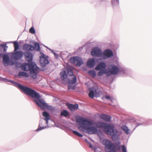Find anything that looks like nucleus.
Returning <instances> with one entry per match:
<instances>
[{"label": "nucleus", "mask_w": 152, "mask_h": 152, "mask_svg": "<svg viewBox=\"0 0 152 152\" xmlns=\"http://www.w3.org/2000/svg\"><path fill=\"white\" fill-rule=\"evenodd\" d=\"M18 86L19 88L26 94L30 96L33 98L36 99H34V101L37 105L41 108L43 109L45 107H46L50 111L55 110V107L51 106L48 105V104L45 102L43 100L40 99L39 95L35 91L26 86H23L19 84H18Z\"/></svg>", "instance_id": "nucleus-1"}, {"label": "nucleus", "mask_w": 152, "mask_h": 152, "mask_svg": "<svg viewBox=\"0 0 152 152\" xmlns=\"http://www.w3.org/2000/svg\"><path fill=\"white\" fill-rule=\"evenodd\" d=\"M76 122L79 123L81 126L79 129L81 131L89 134H96L97 133V129L95 127L90 126L93 125V121L81 117H78L76 119Z\"/></svg>", "instance_id": "nucleus-2"}, {"label": "nucleus", "mask_w": 152, "mask_h": 152, "mask_svg": "<svg viewBox=\"0 0 152 152\" xmlns=\"http://www.w3.org/2000/svg\"><path fill=\"white\" fill-rule=\"evenodd\" d=\"M93 124L97 128L103 129L105 133L111 136L113 139H115L117 137L118 131L110 124H107L106 123L97 121L93 122Z\"/></svg>", "instance_id": "nucleus-3"}, {"label": "nucleus", "mask_w": 152, "mask_h": 152, "mask_svg": "<svg viewBox=\"0 0 152 152\" xmlns=\"http://www.w3.org/2000/svg\"><path fill=\"white\" fill-rule=\"evenodd\" d=\"M103 143L105 146V150L106 152H116L118 149L111 142L110 140H104Z\"/></svg>", "instance_id": "nucleus-4"}, {"label": "nucleus", "mask_w": 152, "mask_h": 152, "mask_svg": "<svg viewBox=\"0 0 152 152\" xmlns=\"http://www.w3.org/2000/svg\"><path fill=\"white\" fill-rule=\"evenodd\" d=\"M34 45L35 47L28 44H25L23 46V48L24 50H28L30 51H32L34 50L36 48H37V51H40L39 44L38 42H35Z\"/></svg>", "instance_id": "nucleus-5"}, {"label": "nucleus", "mask_w": 152, "mask_h": 152, "mask_svg": "<svg viewBox=\"0 0 152 152\" xmlns=\"http://www.w3.org/2000/svg\"><path fill=\"white\" fill-rule=\"evenodd\" d=\"M71 62L76 66H80L83 63V61L81 58L78 57H73L70 58Z\"/></svg>", "instance_id": "nucleus-6"}, {"label": "nucleus", "mask_w": 152, "mask_h": 152, "mask_svg": "<svg viewBox=\"0 0 152 152\" xmlns=\"http://www.w3.org/2000/svg\"><path fill=\"white\" fill-rule=\"evenodd\" d=\"M37 65L35 64H30L25 63L22 65V69L24 71H30V72L34 68L37 67Z\"/></svg>", "instance_id": "nucleus-7"}, {"label": "nucleus", "mask_w": 152, "mask_h": 152, "mask_svg": "<svg viewBox=\"0 0 152 152\" xmlns=\"http://www.w3.org/2000/svg\"><path fill=\"white\" fill-rule=\"evenodd\" d=\"M108 69L109 72L112 75H117L119 72L120 70L119 68L114 65H109Z\"/></svg>", "instance_id": "nucleus-8"}, {"label": "nucleus", "mask_w": 152, "mask_h": 152, "mask_svg": "<svg viewBox=\"0 0 152 152\" xmlns=\"http://www.w3.org/2000/svg\"><path fill=\"white\" fill-rule=\"evenodd\" d=\"M68 74L71 76V78L69 79L68 83L71 84L75 83L77 80V77L73 75V72L72 69L68 68L67 69Z\"/></svg>", "instance_id": "nucleus-9"}, {"label": "nucleus", "mask_w": 152, "mask_h": 152, "mask_svg": "<svg viewBox=\"0 0 152 152\" xmlns=\"http://www.w3.org/2000/svg\"><path fill=\"white\" fill-rule=\"evenodd\" d=\"M40 63L41 66L43 67H45L49 63L47 58L46 57L43 53H42L40 57Z\"/></svg>", "instance_id": "nucleus-10"}, {"label": "nucleus", "mask_w": 152, "mask_h": 152, "mask_svg": "<svg viewBox=\"0 0 152 152\" xmlns=\"http://www.w3.org/2000/svg\"><path fill=\"white\" fill-rule=\"evenodd\" d=\"M91 54L93 56H99L102 55V52L99 48L94 47L92 49Z\"/></svg>", "instance_id": "nucleus-11"}, {"label": "nucleus", "mask_w": 152, "mask_h": 152, "mask_svg": "<svg viewBox=\"0 0 152 152\" xmlns=\"http://www.w3.org/2000/svg\"><path fill=\"white\" fill-rule=\"evenodd\" d=\"M23 53L21 51H17L12 55V56L15 59L18 60L23 56Z\"/></svg>", "instance_id": "nucleus-12"}, {"label": "nucleus", "mask_w": 152, "mask_h": 152, "mask_svg": "<svg viewBox=\"0 0 152 152\" xmlns=\"http://www.w3.org/2000/svg\"><path fill=\"white\" fill-rule=\"evenodd\" d=\"M26 60L29 62H31L32 60V53L28 51H26L24 53Z\"/></svg>", "instance_id": "nucleus-13"}, {"label": "nucleus", "mask_w": 152, "mask_h": 152, "mask_svg": "<svg viewBox=\"0 0 152 152\" xmlns=\"http://www.w3.org/2000/svg\"><path fill=\"white\" fill-rule=\"evenodd\" d=\"M66 105L68 108L72 111H74L77 110L78 107V106L77 104H73L69 103H66Z\"/></svg>", "instance_id": "nucleus-14"}, {"label": "nucleus", "mask_w": 152, "mask_h": 152, "mask_svg": "<svg viewBox=\"0 0 152 152\" xmlns=\"http://www.w3.org/2000/svg\"><path fill=\"white\" fill-rule=\"evenodd\" d=\"M2 61L4 65L5 66L8 65L10 61V59L7 55H4L3 56Z\"/></svg>", "instance_id": "nucleus-15"}, {"label": "nucleus", "mask_w": 152, "mask_h": 152, "mask_svg": "<svg viewBox=\"0 0 152 152\" xmlns=\"http://www.w3.org/2000/svg\"><path fill=\"white\" fill-rule=\"evenodd\" d=\"M106 66L105 63L103 62L101 63L95 67V69L96 70H103Z\"/></svg>", "instance_id": "nucleus-16"}, {"label": "nucleus", "mask_w": 152, "mask_h": 152, "mask_svg": "<svg viewBox=\"0 0 152 152\" xmlns=\"http://www.w3.org/2000/svg\"><path fill=\"white\" fill-rule=\"evenodd\" d=\"M95 61L94 58H91L88 60L87 62V66L89 68H92L95 65Z\"/></svg>", "instance_id": "nucleus-17"}, {"label": "nucleus", "mask_w": 152, "mask_h": 152, "mask_svg": "<svg viewBox=\"0 0 152 152\" xmlns=\"http://www.w3.org/2000/svg\"><path fill=\"white\" fill-rule=\"evenodd\" d=\"M38 69V67L37 66L36 67L34 68L30 72L32 77L34 79H36L37 78V73Z\"/></svg>", "instance_id": "nucleus-18"}, {"label": "nucleus", "mask_w": 152, "mask_h": 152, "mask_svg": "<svg viewBox=\"0 0 152 152\" xmlns=\"http://www.w3.org/2000/svg\"><path fill=\"white\" fill-rule=\"evenodd\" d=\"M104 55L108 58H110L113 56L112 52L110 50H106L104 52Z\"/></svg>", "instance_id": "nucleus-19"}, {"label": "nucleus", "mask_w": 152, "mask_h": 152, "mask_svg": "<svg viewBox=\"0 0 152 152\" xmlns=\"http://www.w3.org/2000/svg\"><path fill=\"white\" fill-rule=\"evenodd\" d=\"M100 116L107 122H110L111 120V117L107 115H100Z\"/></svg>", "instance_id": "nucleus-20"}, {"label": "nucleus", "mask_w": 152, "mask_h": 152, "mask_svg": "<svg viewBox=\"0 0 152 152\" xmlns=\"http://www.w3.org/2000/svg\"><path fill=\"white\" fill-rule=\"evenodd\" d=\"M60 75L61 79L63 80H65L67 77L66 72L65 71H63L61 72Z\"/></svg>", "instance_id": "nucleus-21"}, {"label": "nucleus", "mask_w": 152, "mask_h": 152, "mask_svg": "<svg viewBox=\"0 0 152 152\" xmlns=\"http://www.w3.org/2000/svg\"><path fill=\"white\" fill-rule=\"evenodd\" d=\"M121 128L123 129L124 132L127 134H128L130 132L129 130L128 127L126 125H123L121 127Z\"/></svg>", "instance_id": "nucleus-22"}, {"label": "nucleus", "mask_w": 152, "mask_h": 152, "mask_svg": "<svg viewBox=\"0 0 152 152\" xmlns=\"http://www.w3.org/2000/svg\"><path fill=\"white\" fill-rule=\"evenodd\" d=\"M18 75L20 76L25 77H28L29 75L28 74L25 72H20L18 73Z\"/></svg>", "instance_id": "nucleus-23"}, {"label": "nucleus", "mask_w": 152, "mask_h": 152, "mask_svg": "<svg viewBox=\"0 0 152 152\" xmlns=\"http://www.w3.org/2000/svg\"><path fill=\"white\" fill-rule=\"evenodd\" d=\"M50 115H43V117H44V119L45 121L46 124H48V121L50 120Z\"/></svg>", "instance_id": "nucleus-24"}, {"label": "nucleus", "mask_w": 152, "mask_h": 152, "mask_svg": "<svg viewBox=\"0 0 152 152\" xmlns=\"http://www.w3.org/2000/svg\"><path fill=\"white\" fill-rule=\"evenodd\" d=\"M88 73L93 77H95L96 76V72L94 70L89 71H88Z\"/></svg>", "instance_id": "nucleus-25"}, {"label": "nucleus", "mask_w": 152, "mask_h": 152, "mask_svg": "<svg viewBox=\"0 0 152 152\" xmlns=\"http://www.w3.org/2000/svg\"><path fill=\"white\" fill-rule=\"evenodd\" d=\"M13 43L14 47V51H16L19 49V45L18 43L16 42H14Z\"/></svg>", "instance_id": "nucleus-26"}, {"label": "nucleus", "mask_w": 152, "mask_h": 152, "mask_svg": "<svg viewBox=\"0 0 152 152\" xmlns=\"http://www.w3.org/2000/svg\"><path fill=\"white\" fill-rule=\"evenodd\" d=\"M98 73V75L99 76H101L103 75L104 74L106 73V72L105 70H100Z\"/></svg>", "instance_id": "nucleus-27"}, {"label": "nucleus", "mask_w": 152, "mask_h": 152, "mask_svg": "<svg viewBox=\"0 0 152 152\" xmlns=\"http://www.w3.org/2000/svg\"><path fill=\"white\" fill-rule=\"evenodd\" d=\"M89 97L91 98H93L94 97V92L93 91H91L89 94Z\"/></svg>", "instance_id": "nucleus-28"}, {"label": "nucleus", "mask_w": 152, "mask_h": 152, "mask_svg": "<svg viewBox=\"0 0 152 152\" xmlns=\"http://www.w3.org/2000/svg\"><path fill=\"white\" fill-rule=\"evenodd\" d=\"M73 133L74 134L76 135L78 137H81L83 136V135L82 134L79 133L78 132L75 131H73Z\"/></svg>", "instance_id": "nucleus-29"}, {"label": "nucleus", "mask_w": 152, "mask_h": 152, "mask_svg": "<svg viewBox=\"0 0 152 152\" xmlns=\"http://www.w3.org/2000/svg\"><path fill=\"white\" fill-rule=\"evenodd\" d=\"M0 46L1 47H4V51L6 52L8 48V46H6V44H1L0 45Z\"/></svg>", "instance_id": "nucleus-30"}, {"label": "nucleus", "mask_w": 152, "mask_h": 152, "mask_svg": "<svg viewBox=\"0 0 152 152\" xmlns=\"http://www.w3.org/2000/svg\"><path fill=\"white\" fill-rule=\"evenodd\" d=\"M29 32L30 33L32 34H34L35 33V30L33 27H31L30 29Z\"/></svg>", "instance_id": "nucleus-31"}, {"label": "nucleus", "mask_w": 152, "mask_h": 152, "mask_svg": "<svg viewBox=\"0 0 152 152\" xmlns=\"http://www.w3.org/2000/svg\"><path fill=\"white\" fill-rule=\"evenodd\" d=\"M121 147L122 148V150L123 152H127L126 148L124 145H122L119 148Z\"/></svg>", "instance_id": "nucleus-32"}, {"label": "nucleus", "mask_w": 152, "mask_h": 152, "mask_svg": "<svg viewBox=\"0 0 152 152\" xmlns=\"http://www.w3.org/2000/svg\"><path fill=\"white\" fill-rule=\"evenodd\" d=\"M60 114H68V112L66 110H64Z\"/></svg>", "instance_id": "nucleus-33"}, {"label": "nucleus", "mask_w": 152, "mask_h": 152, "mask_svg": "<svg viewBox=\"0 0 152 152\" xmlns=\"http://www.w3.org/2000/svg\"><path fill=\"white\" fill-rule=\"evenodd\" d=\"M69 83V84L68 86V89H72V84H71Z\"/></svg>", "instance_id": "nucleus-34"}, {"label": "nucleus", "mask_w": 152, "mask_h": 152, "mask_svg": "<svg viewBox=\"0 0 152 152\" xmlns=\"http://www.w3.org/2000/svg\"><path fill=\"white\" fill-rule=\"evenodd\" d=\"M105 98L107 99H110V100L112 101L111 99H110V96L109 95H106L105 96Z\"/></svg>", "instance_id": "nucleus-35"}, {"label": "nucleus", "mask_w": 152, "mask_h": 152, "mask_svg": "<svg viewBox=\"0 0 152 152\" xmlns=\"http://www.w3.org/2000/svg\"><path fill=\"white\" fill-rule=\"evenodd\" d=\"M4 80L5 81V82H8V81H9L11 83H13V81H12V80H10V81H9L7 79H4Z\"/></svg>", "instance_id": "nucleus-36"}, {"label": "nucleus", "mask_w": 152, "mask_h": 152, "mask_svg": "<svg viewBox=\"0 0 152 152\" xmlns=\"http://www.w3.org/2000/svg\"><path fill=\"white\" fill-rule=\"evenodd\" d=\"M45 128L43 127H39V129H38L37 130H37H41L42 129H44Z\"/></svg>", "instance_id": "nucleus-37"}, {"label": "nucleus", "mask_w": 152, "mask_h": 152, "mask_svg": "<svg viewBox=\"0 0 152 152\" xmlns=\"http://www.w3.org/2000/svg\"><path fill=\"white\" fill-rule=\"evenodd\" d=\"M75 86H72V89L73 90H75Z\"/></svg>", "instance_id": "nucleus-38"}, {"label": "nucleus", "mask_w": 152, "mask_h": 152, "mask_svg": "<svg viewBox=\"0 0 152 152\" xmlns=\"http://www.w3.org/2000/svg\"><path fill=\"white\" fill-rule=\"evenodd\" d=\"M42 114H48V113L46 112H44L42 113Z\"/></svg>", "instance_id": "nucleus-39"}, {"label": "nucleus", "mask_w": 152, "mask_h": 152, "mask_svg": "<svg viewBox=\"0 0 152 152\" xmlns=\"http://www.w3.org/2000/svg\"><path fill=\"white\" fill-rule=\"evenodd\" d=\"M64 115V116L66 117H67L69 115H65V114H64V115Z\"/></svg>", "instance_id": "nucleus-40"}, {"label": "nucleus", "mask_w": 152, "mask_h": 152, "mask_svg": "<svg viewBox=\"0 0 152 152\" xmlns=\"http://www.w3.org/2000/svg\"><path fill=\"white\" fill-rule=\"evenodd\" d=\"M54 56H55L56 57H57L58 55H57L56 53H54Z\"/></svg>", "instance_id": "nucleus-41"}, {"label": "nucleus", "mask_w": 152, "mask_h": 152, "mask_svg": "<svg viewBox=\"0 0 152 152\" xmlns=\"http://www.w3.org/2000/svg\"><path fill=\"white\" fill-rule=\"evenodd\" d=\"M118 3L119 2V0H116Z\"/></svg>", "instance_id": "nucleus-42"}, {"label": "nucleus", "mask_w": 152, "mask_h": 152, "mask_svg": "<svg viewBox=\"0 0 152 152\" xmlns=\"http://www.w3.org/2000/svg\"><path fill=\"white\" fill-rule=\"evenodd\" d=\"M92 147L91 145H90V146H89V147Z\"/></svg>", "instance_id": "nucleus-43"}, {"label": "nucleus", "mask_w": 152, "mask_h": 152, "mask_svg": "<svg viewBox=\"0 0 152 152\" xmlns=\"http://www.w3.org/2000/svg\"><path fill=\"white\" fill-rule=\"evenodd\" d=\"M1 55H2L1 53V54H0V56H1Z\"/></svg>", "instance_id": "nucleus-44"}]
</instances>
